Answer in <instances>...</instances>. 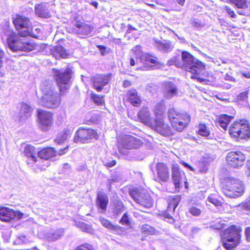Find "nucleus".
<instances>
[{
  "label": "nucleus",
  "instance_id": "nucleus-1",
  "mask_svg": "<svg viewBox=\"0 0 250 250\" xmlns=\"http://www.w3.org/2000/svg\"><path fill=\"white\" fill-rule=\"evenodd\" d=\"M13 22L19 35L9 27L4 31L6 42L9 48L13 52L22 51L28 52L34 50L35 44L25 37H34L32 34V24L29 19L20 15L13 16Z\"/></svg>",
  "mask_w": 250,
  "mask_h": 250
},
{
  "label": "nucleus",
  "instance_id": "nucleus-2",
  "mask_svg": "<svg viewBox=\"0 0 250 250\" xmlns=\"http://www.w3.org/2000/svg\"><path fill=\"white\" fill-rule=\"evenodd\" d=\"M181 59V61H175V65L191 73V78L197 79V77L203 73L205 68L204 64L188 52H182Z\"/></svg>",
  "mask_w": 250,
  "mask_h": 250
},
{
  "label": "nucleus",
  "instance_id": "nucleus-3",
  "mask_svg": "<svg viewBox=\"0 0 250 250\" xmlns=\"http://www.w3.org/2000/svg\"><path fill=\"white\" fill-rule=\"evenodd\" d=\"M223 185V192L228 197L237 198L242 196L244 192V185L238 179L229 177L224 180Z\"/></svg>",
  "mask_w": 250,
  "mask_h": 250
},
{
  "label": "nucleus",
  "instance_id": "nucleus-4",
  "mask_svg": "<svg viewBox=\"0 0 250 250\" xmlns=\"http://www.w3.org/2000/svg\"><path fill=\"white\" fill-rule=\"evenodd\" d=\"M242 229L240 227L231 226L226 229L222 237V245L227 250H231L239 244Z\"/></svg>",
  "mask_w": 250,
  "mask_h": 250
},
{
  "label": "nucleus",
  "instance_id": "nucleus-5",
  "mask_svg": "<svg viewBox=\"0 0 250 250\" xmlns=\"http://www.w3.org/2000/svg\"><path fill=\"white\" fill-rule=\"evenodd\" d=\"M53 75L61 94H64L70 87V80L72 76L71 69L70 68H67L64 71L53 69Z\"/></svg>",
  "mask_w": 250,
  "mask_h": 250
},
{
  "label": "nucleus",
  "instance_id": "nucleus-6",
  "mask_svg": "<svg viewBox=\"0 0 250 250\" xmlns=\"http://www.w3.org/2000/svg\"><path fill=\"white\" fill-rule=\"evenodd\" d=\"M231 137L236 139H245L250 136V128L248 121L241 120L234 122L229 129Z\"/></svg>",
  "mask_w": 250,
  "mask_h": 250
},
{
  "label": "nucleus",
  "instance_id": "nucleus-7",
  "mask_svg": "<svg viewBox=\"0 0 250 250\" xmlns=\"http://www.w3.org/2000/svg\"><path fill=\"white\" fill-rule=\"evenodd\" d=\"M142 145L143 142L139 139L130 135H125L119 142L118 148L121 154L124 155H127L129 152V150L138 148Z\"/></svg>",
  "mask_w": 250,
  "mask_h": 250
},
{
  "label": "nucleus",
  "instance_id": "nucleus-8",
  "mask_svg": "<svg viewBox=\"0 0 250 250\" xmlns=\"http://www.w3.org/2000/svg\"><path fill=\"white\" fill-rule=\"evenodd\" d=\"M99 135L97 131L91 128H79L75 133L74 141L76 143H90L93 139L97 140Z\"/></svg>",
  "mask_w": 250,
  "mask_h": 250
},
{
  "label": "nucleus",
  "instance_id": "nucleus-9",
  "mask_svg": "<svg viewBox=\"0 0 250 250\" xmlns=\"http://www.w3.org/2000/svg\"><path fill=\"white\" fill-rule=\"evenodd\" d=\"M131 195L134 200L140 207L149 208L152 206V199L146 190L141 189L133 191Z\"/></svg>",
  "mask_w": 250,
  "mask_h": 250
},
{
  "label": "nucleus",
  "instance_id": "nucleus-10",
  "mask_svg": "<svg viewBox=\"0 0 250 250\" xmlns=\"http://www.w3.org/2000/svg\"><path fill=\"white\" fill-rule=\"evenodd\" d=\"M37 112L39 127L42 130H48L52 124V114L49 111L42 109H38Z\"/></svg>",
  "mask_w": 250,
  "mask_h": 250
},
{
  "label": "nucleus",
  "instance_id": "nucleus-11",
  "mask_svg": "<svg viewBox=\"0 0 250 250\" xmlns=\"http://www.w3.org/2000/svg\"><path fill=\"white\" fill-rule=\"evenodd\" d=\"M151 129L165 136H170L173 134V130L171 127L167 124H165L163 118L155 119L154 123L151 124Z\"/></svg>",
  "mask_w": 250,
  "mask_h": 250
},
{
  "label": "nucleus",
  "instance_id": "nucleus-12",
  "mask_svg": "<svg viewBox=\"0 0 250 250\" xmlns=\"http://www.w3.org/2000/svg\"><path fill=\"white\" fill-rule=\"evenodd\" d=\"M246 157L240 151H231L228 153L226 161L228 165L233 167H238L244 164Z\"/></svg>",
  "mask_w": 250,
  "mask_h": 250
},
{
  "label": "nucleus",
  "instance_id": "nucleus-13",
  "mask_svg": "<svg viewBox=\"0 0 250 250\" xmlns=\"http://www.w3.org/2000/svg\"><path fill=\"white\" fill-rule=\"evenodd\" d=\"M42 97L39 101V104L41 105L50 108L58 107L61 104V98L58 93H55L50 96Z\"/></svg>",
  "mask_w": 250,
  "mask_h": 250
},
{
  "label": "nucleus",
  "instance_id": "nucleus-14",
  "mask_svg": "<svg viewBox=\"0 0 250 250\" xmlns=\"http://www.w3.org/2000/svg\"><path fill=\"white\" fill-rule=\"evenodd\" d=\"M112 74H98L91 78L93 86L97 91H101L111 80Z\"/></svg>",
  "mask_w": 250,
  "mask_h": 250
},
{
  "label": "nucleus",
  "instance_id": "nucleus-15",
  "mask_svg": "<svg viewBox=\"0 0 250 250\" xmlns=\"http://www.w3.org/2000/svg\"><path fill=\"white\" fill-rule=\"evenodd\" d=\"M157 177L154 176V180L160 182H166L169 179V172L167 166L163 163H158L156 165Z\"/></svg>",
  "mask_w": 250,
  "mask_h": 250
},
{
  "label": "nucleus",
  "instance_id": "nucleus-16",
  "mask_svg": "<svg viewBox=\"0 0 250 250\" xmlns=\"http://www.w3.org/2000/svg\"><path fill=\"white\" fill-rule=\"evenodd\" d=\"M23 214L19 211H14L7 208H0V220L4 222H9L17 217L18 219L22 218Z\"/></svg>",
  "mask_w": 250,
  "mask_h": 250
},
{
  "label": "nucleus",
  "instance_id": "nucleus-17",
  "mask_svg": "<svg viewBox=\"0 0 250 250\" xmlns=\"http://www.w3.org/2000/svg\"><path fill=\"white\" fill-rule=\"evenodd\" d=\"M163 93L166 98L171 99L178 95V89L173 82H166L163 85Z\"/></svg>",
  "mask_w": 250,
  "mask_h": 250
},
{
  "label": "nucleus",
  "instance_id": "nucleus-18",
  "mask_svg": "<svg viewBox=\"0 0 250 250\" xmlns=\"http://www.w3.org/2000/svg\"><path fill=\"white\" fill-rule=\"evenodd\" d=\"M67 149V147H66L62 149H60V151L57 152L53 148H45L38 152V157L42 159L48 160L56 156L57 153L59 155H63L65 153Z\"/></svg>",
  "mask_w": 250,
  "mask_h": 250
},
{
  "label": "nucleus",
  "instance_id": "nucleus-19",
  "mask_svg": "<svg viewBox=\"0 0 250 250\" xmlns=\"http://www.w3.org/2000/svg\"><path fill=\"white\" fill-rule=\"evenodd\" d=\"M190 121V116L185 113L182 117L174 120L171 123L173 128L178 131H182L188 125Z\"/></svg>",
  "mask_w": 250,
  "mask_h": 250
},
{
  "label": "nucleus",
  "instance_id": "nucleus-20",
  "mask_svg": "<svg viewBox=\"0 0 250 250\" xmlns=\"http://www.w3.org/2000/svg\"><path fill=\"white\" fill-rule=\"evenodd\" d=\"M138 116L140 121L150 127L151 124L154 123V120H153L150 112L147 107H143L138 114Z\"/></svg>",
  "mask_w": 250,
  "mask_h": 250
},
{
  "label": "nucleus",
  "instance_id": "nucleus-21",
  "mask_svg": "<svg viewBox=\"0 0 250 250\" xmlns=\"http://www.w3.org/2000/svg\"><path fill=\"white\" fill-rule=\"evenodd\" d=\"M41 91L42 93V97H46L50 95L57 93L55 90V87L51 81H44L42 82L41 85Z\"/></svg>",
  "mask_w": 250,
  "mask_h": 250
},
{
  "label": "nucleus",
  "instance_id": "nucleus-22",
  "mask_svg": "<svg viewBox=\"0 0 250 250\" xmlns=\"http://www.w3.org/2000/svg\"><path fill=\"white\" fill-rule=\"evenodd\" d=\"M141 61L144 63V65L141 67V69L143 70H146L152 69L153 66L147 63L156 64L157 62L156 58H152L151 55L148 54H144L140 56Z\"/></svg>",
  "mask_w": 250,
  "mask_h": 250
},
{
  "label": "nucleus",
  "instance_id": "nucleus-23",
  "mask_svg": "<svg viewBox=\"0 0 250 250\" xmlns=\"http://www.w3.org/2000/svg\"><path fill=\"white\" fill-rule=\"evenodd\" d=\"M32 107L26 103H22L19 113V119L21 121L28 119L32 114Z\"/></svg>",
  "mask_w": 250,
  "mask_h": 250
},
{
  "label": "nucleus",
  "instance_id": "nucleus-24",
  "mask_svg": "<svg viewBox=\"0 0 250 250\" xmlns=\"http://www.w3.org/2000/svg\"><path fill=\"white\" fill-rule=\"evenodd\" d=\"M24 154L28 158V164H34L37 162V152L33 146L30 145H26L24 147Z\"/></svg>",
  "mask_w": 250,
  "mask_h": 250
},
{
  "label": "nucleus",
  "instance_id": "nucleus-25",
  "mask_svg": "<svg viewBox=\"0 0 250 250\" xmlns=\"http://www.w3.org/2000/svg\"><path fill=\"white\" fill-rule=\"evenodd\" d=\"M126 96L128 102L133 105L138 106L141 104L140 97L136 90L131 89L129 90Z\"/></svg>",
  "mask_w": 250,
  "mask_h": 250
},
{
  "label": "nucleus",
  "instance_id": "nucleus-26",
  "mask_svg": "<svg viewBox=\"0 0 250 250\" xmlns=\"http://www.w3.org/2000/svg\"><path fill=\"white\" fill-rule=\"evenodd\" d=\"M155 45L159 51L164 53L171 51L174 47L171 42L167 41H155Z\"/></svg>",
  "mask_w": 250,
  "mask_h": 250
},
{
  "label": "nucleus",
  "instance_id": "nucleus-27",
  "mask_svg": "<svg viewBox=\"0 0 250 250\" xmlns=\"http://www.w3.org/2000/svg\"><path fill=\"white\" fill-rule=\"evenodd\" d=\"M76 28L75 29V32L78 34L82 35H88L90 34L92 30L93 27L85 23H78L76 24Z\"/></svg>",
  "mask_w": 250,
  "mask_h": 250
},
{
  "label": "nucleus",
  "instance_id": "nucleus-28",
  "mask_svg": "<svg viewBox=\"0 0 250 250\" xmlns=\"http://www.w3.org/2000/svg\"><path fill=\"white\" fill-rule=\"evenodd\" d=\"M153 112L156 116L155 119L164 118L166 105L163 101L159 102L154 106Z\"/></svg>",
  "mask_w": 250,
  "mask_h": 250
},
{
  "label": "nucleus",
  "instance_id": "nucleus-29",
  "mask_svg": "<svg viewBox=\"0 0 250 250\" xmlns=\"http://www.w3.org/2000/svg\"><path fill=\"white\" fill-rule=\"evenodd\" d=\"M172 178L173 180L175 188H179L182 178L179 168L177 165H172Z\"/></svg>",
  "mask_w": 250,
  "mask_h": 250
},
{
  "label": "nucleus",
  "instance_id": "nucleus-30",
  "mask_svg": "<svg viewBox=\"0 0 250 250\" xmlns=\"http://www.w3.org/2000/svg\"><path fill=\"white\" fill-rule=\"evenodd\" d=\"M233 117L226 114L221 115L218 121L216 122L217 125L220 126L224 130H226L227 126L230 121L233 119Z\"/></svg>",
  "mask_w": 250,
  "mask_h": 250
},
{
  "label": "nucleus",
  "instance_id": "nucleus-31",
  "mask_svg": "<svg viewBox=\"0 0 250 250\" xmlns=\"http://www.w3.org/2000/svg\"><path fill=\"white\" fill-rule=\"evenodd\" d=\"M36 14L41 18H47L51 16L48 9L44 4H39L35 7Z\"/></svg>",
  "mask_w": 250,
  "mask_h": 250
},
{
  "label": "nucleus",
  "instance_id": "nucleus-32",
  "mask_svg": "<svg viewBox=\"0 0 250 250\" xmlns=\"http://www.w3.org/2000/svg\"><path fill=\"white\" fill-rule=\"evenodd\" d=\"M97 205L98 207L105 211L108 202V199L107 195L104 193H99L97 195Z\"/></svg>",
  "mask_w": 250,
  "mask_h": 250
},
{
  "label": "nucleus",
  "instance_id": "nucleus-33",
  "mask_svg": "<svg viewBox=\"0 0 250 250\" xmlns=\"http://www.w3.org/2000/svg\"><path fill=\"white\" fill-rule=\"evenodd\" d=\"M51 51L53 56L57 59L62 58H64L67 56L64 48L61 45H57L53 47Z\"/></svg>",
  "mask_w": 250,
  "mask_h": 250
},
{
  "label": "nucleus",
  "instance_id": "nucleus-34",
  "mask_svg": "<svg viewBox=\"0 0 250 250\" xmlns=\"http://www.w3.org/2000/svg\"><path fill=\"white\" fill-rule=\"evenodd\" d=\"M71 134V130L67 128H65L62 130L57 136L55 139V142L61 144L66 141Z\"/></svg>",
  "mask_w": 250,
  "mask_h": 250
},
{
  "label": "nucleus",
  "instance_id": "nucleus-35",
  "mask_svg": "<svg viewBox=\"0 0 250 250\" xmlns=\"http://www.w3.org/2000/svg\"><path fill=\"white\" fill-rule=\"evenodd\" d=\"M63 229H60L54 231L52 232L49 233L47 237L49 241H55L60 239L63 235Z\"/></svg>",
  "mask_w": 250,
  "mask_h": 250
},
{
  "label": "nucleus",
  "instance_id": "nucleus-36",
  "mask_svg": "<svg viewBox=\"0 0 250 250\" xmlns=\"http://www.w3.org/2000/svg\"><path fill=\"white\" fill-rule=\"evenodd\" d=\"M180 200V198L179 196H173L172 200H169L167 208V211L169 213L173 212L177 207Z\"/></svg>",
  "mask_w": 250,
  "mask_h": 250
},
{
  "label": "nucleus",
  "instance_id": "nucleus-37",
  "mask_svg": "<svg viewBox=\"0 0 250 250\" xmlns=\"http://www.w3.org/2000/svg\"><path fill=\"white\" fill-rule=\"evenodd\" d=\"M100 220L104 227L109 229L116 231L121 229L120 226L112 225L109 221L103 217L100 218Z\"/></svg>",
  "mask_w": 250,
  "mask_h": 250
},
{
  "label": "nucleus",
  "instance_id": "nucleus-38",
  "mask_svg": "<svg viewBox=\"0 0 250 250\" xmlns=\"http://www.w3.org/2000/svg\"><path fill=\"white\" fill-rule=\"evenodd\" d=\"M167 115L169 121L171 123H172V121H173V120L178 119L179 118L182 117L184 114H181L179 112L176 111L174 108H171L168 110Z\"/></svg>",
  "mask_w": 250,
  "mask_h": 250
},
{
  "label": "nucleus",
  "instance_id": "nucleus-39",
  "mask_svg": "<svg viewBox=\"0 0 250 250\" xmlns=\"http://www.w3.org/2000/svg\"><path fill=\"white\" fill-rule=\"evenodd\" d=\"M198 133L201 136L208 137L210 134V131L205 124H201L199 125Z\"/></svg>",
  "mask_w": 250,
  "mask_h": 250
},
{
  "label": "nucleus",
  "instance_id": "nucleus-40",
  "mask_svg": "<svg viewBox=\"0 0 250 250\" xmlns=\"http://www.w3.org/2000/svg\"><path fill=\"white\" fill-rule=\"evenodd\" d=\"M230 2L238 8H245L248 6L247 0H230Z\"/></svg>",
  "mask_w": 250,
  "mask_h": 250
},
{
  "label": "nucleus",
  "instance_id": "nucleus-41",
  "mask_svg": "<svg viewBox=\"0 0 250 250\" xmlns=\"http://www.w3.org/2000/svg\"><path fill=\"white\" fill-rule=\"evenodd\" d=\"M141 230L145 234H153L155 232V229L147 224L143 225L141 227Z\"/></svg>",
  "mask_w": 250,
  "mask_h": 250
},
{
  "label": "nucleus",
  "instance_id": "nucleus-42",
  "mask_svg": "<svg viewBox=\"0 0 250 250\" xmlns=\"http://www.w3.org/2000/svg\"><path fill=\"white\" fill-rule=\"evenodd\" d=\"M238 210H250V196L244 202L237 206Z\"/></svg>",
  "mask_w": 250,
  "mask_h": 250
},
{
  "label": "nucleus",
  "instance_id": "nucleus-43",
  "mask_svg": "<svg viewBox=\"0 0 250 250\" xmlns=\"http://www.w3.org/2000/svg\"><path fill=\"white\" fill-rule=\"evenodd\" d=\"M207 202L212 204L215 207H220L222 205V203L220 201L218 200L214 197V195H210L207 199Z\"/></svg>",
  "mask_w": 250,
  "mask_h": 250
},
{
  "label": "nucleus",
  "instance_id": "nucleus-44",
  "mask_svg": "<svg viewBox=\"0 0 250 250\" xmlns=\"http://www.w3.org/2000/svg\"><path fill=\"white\" fill-rule=\"evenodd\" d=\"M124 208L125 207L122 202H117L116 204L114 212L115 214H116V215H118L124 210Z\"/></svg>",
  "mask_w": 250,
  "mask_h": 250
},
{
  "label": "nucleus",
  "instance_id": "nucleus-45",
  "mask_svg": "<svg viewBox=\"0 0 250 250\" xmlns=\"http://www.w3.org/2000/svg\"><path fill=\"white\" fill-rule=\"evenodd\" d=\"M120 180V177L116 173H114L112 174L110 178L107 180V184L109 186V190L111 188V184L114 182H118Z\"/></svg>",
  "mask_w": 250,
  "mask_h": 250
},
{
  "label": "nucleus",
  "instance_id": "nucleus-46",
  "mask_svg": "<svg viewBox=\"0 0 250 250\" xmlns=\"http://www.w3.org/2000/svg\"><path fill=\"white\" fill-rule=\"evenodd\" d=\"M77 226L84 232H90L92 230L90 226L83 222H78Z\"/></svg>",
  "mask_w": 250,
  "mask_h": 250
},
{
  "label": "nucleus",
  "instance_id": "nucleus-47",
  "mask_svg": "<svg viewBox=\"0 0 250 250\" xmlns=\"http://www.w3.org/2000/svg\"><path fill=\"white\" fill-rule=\"evenodd\" d=\"M92 99L93 102L98 105H102L104 103L103 96H100L96 94H93L92 95Z\"/></svg>",
  "mask_w": 250,
  "mask_h": 250
},
{
  "label": "nucleus",
  "instance_id": "nucleus-48",
  "mask_svg": "<svg viewBox=\"0 0 250 250\" xmlns=\"http://www.w3.org/2000/svg\"><path fill=\"white\" fill-rule=\"evenodd\" d=\"M248 97V91H245L237 95L236 100L237 101H242L246 100Z\"/></svg>",
  "mask_w": 250,
  "mask_h": 250
},
{
  "label": "nucleus",
  "instance_id": "nucleus-49",
  "mask_svg": "<svg viewBox=\"0 0 250 250\" xmlns=\"http://www.w3.org/2000/svg\"><path fill=\"white\" fill-rule=\"evenodd\" d=\"M120 223L124 225H130V222L126 212L124 214L121 220H120Z\"/></svg>",
  "mask_w": 250,
  "mask_h": 250
},
{
  "label": "nucleus",
  "instance_id": "nucleus-50",
  "mask_svg": "<svg viewBox=\"0 0 250 250\" xmlns=\"http://www.w3.org/2000/svg\"><path fill=\"white\" fill-rule=\"evenodd\" d=\"M189 212L193 216H198L201 213V210L195 207H192L189 208Z\"/></svg>",
  "mask_w": 250,
  "mask_h": 250
},
{
  "label": "nucleus",
  "instance_id": "nucleus-51",
  "mask_svg": "<svg viewBox=\"0 0 250 250\" xmlns=\"http://www.w3.org/2000/svg\"><path fill=\"white\" fill-rule=\"evenodd\" d=\"M75 250H93V248L89 244H84L78 246Z\"/></svg>",
  "mask_w": 250,
  "mask_h": 250
},
{
  "label": "nucleus",
  "instance_id": "nucleus-52",
  "mask_svg": "<svg viewBox=\"0 0 250 250\" xmlns=\"http://www.w3.org/2000/svg\"><path fill=\"white\" fill-rule=\"evenodd\" d=\"M133 51L135 53L137 57H140V56H142V54H144L142 53L141 50V47L140 45H137L132 49Z\"/></svg>",
  "mask_w": 250,
  "mask_h": 250
},
{
  "label": "nucleus",
  "instance_id": "nucleus-53",
  "mask_svg": "<svg viewBox=\"0 0 250 250\" xmlns=\"http://www.w3.org/2000/svg\"><path fill=\"white\" fill-rule=\"evenodd\" d=\"M225 10L231 18H235L236 17V15L235 14L234 12L229 7L225 6Z\"/></svg>",
  "mask_w": 250,
  "mask_h": 250
},
{
  "label": "nucleus",
  "instance_id": "nucleus-54",
  "mask_svg": "<svg viewBox=\"0 0 250 250\" xmlns=\"http://www.w3.org/2000/svg\"><path fill=\"white\" fill-rule=\"evenodd\" d=\"M116 164V162L115 160H112L110 162H104V166L107 167H111L115 166Z\"/></svg>",
  "mask_w": 250,
  "mask_h": 250
},
{
  "label": "nucleus",
  "instance_id": "nucleus-55",
  "mask_svg": "<svg viewBox=\"0 0 250 250\" xmlns=\"http://www.w3.org/2000/svg\"><path fill=\"white\" fill-rule=\"evenodd\" d=\"M97 47L101 51V53L102 55H104L106 54L105 50L106 48L104 46L99 45H98Z\"/></svg>",
  "mask_w": 250,
  "mask_h": 250
},
{
  "label": "nucleus",
  "instance_id": "nucleus-56",
  "mask_svg": "<svg viewBox=\"0 0 250 250\" xmlns=\"http://www.w3.org/2000/svg\"><path fill=\"white\" fill-rule=\"evenodd\" d=\"M240 73L244 77L247 79L250 78V71L245 72V71H240Z\"/></svg>",
  "mask_w": 250,
  "mask_h": 250
},
{
  "label": "nucleus",
  "instance_id": "nucleus-57",
  "mask_svg": "<svg viewBox=\"0 0 250 250\" xmlns=\"http://www.w3.org/2000/svg\"><path fill=\"white\" fill-rule=\"evenodd\" d=\"M200 229L198 227H193L192 228L191 231L193 234H195L200 232Z\"/></svg>",
  "mask_w": 250,
  "mask_h": 250
},
{
  "label": "nucleus",
  "instance_id": "nucleus-58",
  "mask_svg": "<svg viewBox=\"0 0 250 250\" xmlns=\"http://www.w3.org/2000/svg\"><path fill=\"white\" fill-rule=\"evenodd\" d=\"M245 234L247 236V239L248 240L250 237V228L248 227L246 228L245 230Z\"/></svg>",
  "mask_w": 250,
  "mask_h": 250
},
{
  "label": "nucleus",
  "instance_id": "nucleus-59",
  "mask_svg": "<svg viewBox=\"0 0 250 250\" xmlns=\"http://www.w3.org/2000/svg\"><path fill=\"white\" fill-rule=\"evenodd\" d=\"M182 164L183 165L186 167H187L189 169H190V170L191 171H194V169L193 167H192L190 166H189L188 164L184 162H182Z\"/></svg>",
  "mask_w": 250,
  "mask_h": 250
},
{
  "label": "nucleus",
  "instance_id": "nucleus-60",
  "mask_svg": "<svg viewBox=\"0 0 250 250\" xmlns=\"http://www.w3.org/2000/svg\"><path fill=\"white\" fill-rule=\"evenodd\" d=\"M179 4L183 6L185 0H175Z\"/></svg>",
  "mask_w": 250,
  "mask_h": 250
},
{
  "label": "nucleus",
  "instance_id": "nucleus-61",
  "mask_svg": "<svg viewBox=\"0 0 250 250\" xmlns=\"http://www.w3.org/2000/svg\"><path fill=\"white\" fill-rule=\"evenodd\" d=\"M130 85V83L128 81H125L124 82V86L125 87H127Z\"/></svg>",
  "mask_w": 250,
  "mask_h": 250
},
{
  "label": "nucleus",
  "instance_id": "nucleus-62",
  "mask_svg": "<svg viewBox=\"0 0 250 250\" xmlns=\"http://www.w3.org/2000/svg\"><path fill=\"white\" fill-rule=\"evenodd\" d=\"M247 166L248 167V170L249 171V176H250V159L248 161Z\"/></svg>",
  "mask_w": 250,
  "mask_h": 250
},
{
  "label": "nucleus",
  "instance_id": "nucleus-63",
  "mask_svg": "<svg viewBox=\"0 0 250 250\" xmlns=\"http://www.w3.org/2000/svg\"><path fill=\"white\" fill-rule=\"evenodd\" d=\"M135 61L134 59H130V64L131 65V66H134L135 65Z\"/></svg>",
  "mask_w": 250,
  "mask_h": 250
},
{
  "label": "nucleus",
  "instance_id": "nucleus-64",
  "mask_svg": "<svg viewBox=\"0 0 250 250\" xmlns=\"http://www.w3.org/2000/svg\"><path fill=\"white\" fill-rule=\"evenodd\" d=\"M127 27L128 28H129L130 29H131V30H137L135 27H134L133 26H132L130 24H128L127 25Z\"/></svg>",
  "mask_w": 250,
  "mask_h": 250
}]
</instances>
